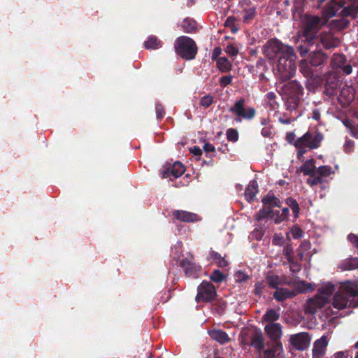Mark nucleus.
<instances>
[{"instance_id": "f257e3e1", "label": "nucleus", "mask_w": 358, "mask_h": 358, "mask_svg": "<svg viewBox=\"0 0 358 358\" xmlns=\"http://www.w3.org/2000/svg\"><path fill=\"white\" fill-rule=\"evenodd\" d=\"M282 90L286 110L296 112L304 94L302 85L296 80H291L283 85Z\"/></svg>"}, {"instance_id": "f03ea898", "label": "nucleus", "mask_w": 358, "mask_h": 358, "mask_svg": "<svg viewBox=\"0 0 358 358\" xmlns=\"http://www.w3.org/2000/svg\"><path fill=\"white\" fill-rule=\"evenodd\" d=\"M332 306L338 310L358 307V287L352 285L345 286L334 294Z\"/></svg>"}, {"instance_id": "7ed1b4c3", "label": "nucleus", "mask_w": 358, "mask_h": 358, "mask_svg": "<svg viewBox=\"0 0 358 358\" xmlns=\"http://www.w3.org/2000/svg\"><path fill=\"white\" fill-rule=\"evenodd\" d=\"M326 21L317 15H306L303 20L301 29V38L308 44L314 45L320 30L325 24Z\"/></svg>"}, {"instance_id": "20e7f679", "label": "nucleus", "mask_w": 358, "mask_h": 358, "mask_svg": "<svg viewBox=\"0 0 358 358\" xmlns=\"http://www.w3.org/2000/svg\"><path fill=\"white\" fill-rule=\"evenodd\" d=\"M296 69V55L292 48V55L285 54L279 57L274 71L276 76L285 82L294 76Z\"/></svg>"}, {"instance_id": "39448f33", "label": "nucleus", "mask_w": 358, "mask_h": 358, "mask_svg": "<svg viewBox=\"0 0 358 358\" xmlns=\"http://www.w3.org/2000/svg\"><path fill=\"white\" fill-rule=\"evenodd\" d=\"M176 53L185 60L194 59L197 54L198 48L195 41L190 37L181 36L174 41Z\"/></svg>"}, {"instance_id": "423d86ee", "label": "nucleus", "mask_w": 358, "mask_h": 358, "mask_svg": "<svg viewBox=\"0 0 358 358\" xmlns=\"http://www.w3.org/2000/svg\"><path fill=\"white\" fill-rule=\"evenodd\" d=\"M264 55L269 59L273 60L278 56L292 55V48L284 45L277 38L270 39L263 47Z\"/></svg>"}, {"instance_id": "0eeeda50", "label": "nucleus", "mask_w": 358, "mask_h": 358, "mask_svg": "<svg viewBox=\"0 0 358 358\" xmlns=\"http://www.w3.org/2000/svg\"><path fill=\"white\" fill-rule=\"evenodd\" d=\"M341 40L331 31H322L315 38L314 45L317 49L333 50L340 46Z\"/></svg>"}, {"instance_id": "6e6552de", "label": "nucleus", "mask_w": 358, "mask_h": 358, "mask_svg": "<svg viewBox=\"0 0 358 358\" xmlns=\"http://www.w3.org/2000/svg\"><path fill=\"white\" fill-rule=\"evenodd\" d=\"M245 100L243 98L236 101L229 108V112L236 115L235 121L241 122V119L245 120H252L256 115V110L252 107H245Z\"/></svg>"}, {"instance_id": "1a4fd4ad", "label": "nucleus", "mask_w": 358, "mask_h": 358, "mask_svg": "<svg viewBox=\"0 0 358 358\" xmlns=\"http://www.w3.org/2000/svg\"><path fill=\"white\" fill-rule=\"evenodd\" d=\"M323 140V135L320 132H315L314 134L310 131H307L302 136L298 138L294 142L295 148L305 147L310 150L318 148Z\"/></svg>"}, {"instance_id": "9d476101", "label": "nucleus", "mask_w": 358, "mask_h": 358, "mask_svg": "<svg viewBox=\"0 0 358 358\" xmlns=\"http://www.w3.org/2000/svg\"><path fill=\"white\" fill-rule=\"evenodd\" d=\"M216 296L215 286L211 282L203 280L197 288L196 300L198 302H211Z\"/></svg>"}, {"instance_id": "9b49d317", "label": "nucleus", "mask_w": 358, "mask_h": 358, "mask_svg": "<svg viewBox=\"0 0 358 358\" xmlns=\"http://www.w3.org/2000/svg\"><path fill=\"white\" fill-rule=\"evenodd\" d=\"M180 266L182 268L185 275L193 278H197L201 275V266L194 262L192 255L180 260Z\"/></svg>"}, {"instance_id": "f8f14e48", "label": "nucleus", "mask_w": 358, "mask_h": 358, "mask_svg": "<svg viewBox=\"0 0 358 358\" xmlns=\"http://www.w3.org/2000/svg\"><path fill=\"white\" fill-rule=\"evenodd\" d=\"M331 65L334 69H341L345 75H349L352 71L350 62H348L346 56L343 53H334L331 59Z\"/></svg>"}, {"instance_id": "ddd939ff", "label": "nucleus", "mask_w": 358, "mask_h": 358, "mask_svg": "<svg viewBox=\"0 0 358 358\" xmlns=\"http://www.w3.org/2000/svg\"><path fill=\"white\" fill-rule=\"evenodd\" d=\"M290 343L298 350H306L310 344V337L307 332H301L291 336Z\"/></svg>"}, {"instance_id": "4468645a", "label": "nucleus", "mask_w": 358, "mask_h": 358, "mask_svg": "<svg viewBox=\"0 0 358 358\" xmlns=\"http://www.w3.org/2000/svg\"><path fill=\"white\" fill-rule=\"evenodd\" d=\"M341 85L340 78L335 73H330L327 76L324 93L332 96L336 94L338 87Z\"/></svg>"}, {"instance_id": "2eb2a0df", "label": "nucleus", "mask_w": 358, "mask_h": 358, "mask_svg": "<svg viewBox=\"0 0 358 358\" xmlns=\"http://www.w3.org/2000/svg\"><path fill=\"white\" fill-rule=\"evenodd\" d=\"M326 304L325 300L316 294L307 301L305 305V313L306 314H314L319 309L324 308Z\"/></svg>"}, {"instance_id": "dca6fc26", "label": "nucleus", "mask_w": 358, "mask_h": 358, "mask_svg": "<svg viewBox=\"0 0 358 358\" xmlns=\"http://www.w3.org/2000/svg\"><path fill=\"white\" fill-rule=\"evenodd\" d=\"M328 345V339L326 336H322L320 338L316 340L313 343L312 350L313 358H322L327 351Z\"/></svg>"}, {"instance_id": "f3484780", "label": "nucleus", "mask_w": 358, "mask_h": 358, "mask_svg": "<svg viewBox=\"0 0 358 358\" xmlns=\"http://www.w3.org/2000/svg\"><path fill=\"white\" fill-rule=\"evenodd\" d=\"M297 294L298 292L295 289L279 287L273 292V297L278 302H283L289 299L294 297Z\"/></svg>"}, {"instance_id": "a211bd4d", "label": "nucleus", "mask_w": 358, "mask_h": 358, "mask_svg": "<svg viewBox=\"0 0 358 358\" xmlns=\"http://www.w3.org/2000/svg\"><path fill=\"white\" fill-rule=\"evenodd\" d=\"M328 59V55L322 50L317 49L314 51L310 58V64L311 66L318 67L324 66Z\"/></svg>"}, {"instance_id": "6ab92c4d", "label": "nucleus", "mask_w": 358, "mask_h": 358, "mask_svg": "<svg viewBox=\"0 0 358 358\" xmlns=\"http://www.w3.org/2000/svg\"><path fill=\"white\" fill-rule=\"evenodd\" d=\"M343 2H329L322 11V17L327 20L334 17L338 11L343 7Z\"/></svg>"}, {"instance_id": "aec40b11", "label": "nucleus", "mask_w": 358, "mask_h": 358, "mask_svg": "<svg viewBox=\"0 0 358 358\" xmlns=\"http://www.w3.org/2000/svg\"><path fill=\"white\" fill-rule=\"evenodd\" d=\"M264 330L271 341L280 340L282 336V326L279 323H269Z\"/></svg>"}, {"instance_id": "412c9836", "label": "nucleus", "mask_w": 358, "mask_h": 358, "mask_svg": "<svg viewBox=\"0 0 358 358\" xmlns=\"http://www.w3.org/2000/svg\"><path fill=\"white\" fill-rule=\"evenodd\" d=\"M174 217L184 222H193L199 220V215L185 210H175L173 213Z\"/></svg>"}, {"instance_id": "4be33fe9", "label": "nucleus", "mask_w": 358, "mask_h": 358, "mask_svg": "<svg viewBox=\"0 0 358 358\" xmlns=\"http://www.w3.org/2000/svg\"><path fill=\"white\" fill-rule=\"evenodd\" d=\"M250 345L259 352H261L264 348V340L261 331H255L252 334L250 338Z\"/></svg>"}, {"instance_id": "5701e85b", "label": "nucleus", "mask_w": 358, "mask_h": 358, "mask_svg": "<svg viewBox=\"0 0 358 358\" xmlns=\"http://www.w3.org/2000/svg\"><path fill=\"white\" fill-rule=\"evenodd\" d=\"M315 161L314 159L306 160L303 165L299 167V171L305 176H313L316 172Z\"/></svg>"}, {"instance_id": "b1692460", "label": "nucleus", "mask_w": 358, "mask_h": 358, "mask_svg": "<svg viewBox=\"0 0 358 358\" xmlns=\"http://www.w3.org/2000/svg\"><path fill=\"white\" fill-rule=\"evenodd\" d=\"M258 192V183L257 180H252L249 182V185L245 190V197L249 202L254 201L256 194Z\"/></svg>"}, {"instance_id": "393cba45", "label": "nucleus", "mask_w": 358, "mask_h": 358, "mask_svg": "<svg viewBox=\"0 0 358 358\" xmlns=\"http://www.w3.org/2000/svg\"><path fill=\"white\" fill-rule=\"evenodd\" d=\"M209 335L212 339L222 345L227 343L230 340L228 334L221 329L212 330L209 331Z\"/></svg>"}, {"instance_id": "a878e982", "label": "nucleus", "mask_w": 358, "mask_h": 358, "mask_svg": "<svg viewBox=\"0 0 358 358\" xmlns=\"http://www.w3.org/2000/svg\"><path fill=\"white\" fill-rule=\"evenodd\" d=\"M338 268L343 271H351L358 268V257H350L341 262Z\"/></svg>"}, {"instance_id": "bb28decb", "label": "nucleus", "mask_w": 358, "mask_h": 358, "mask_svg": "<svg viewBox=\"0 0 358 358\" xmlns=\"http://www.w3.org/2000/svg\"><path fill=\"white\" fill-rule=\"evenodd\" d=\"M335 290V286L333 284L328 283L318 289V294L322 299L325 300L326 303L329 302V297Z\"/></svg>"}, {"instance_id": "cd10ccee", "label": "nucleus", "mask_w": 358, "mask_h": 358, "mask_svg": "<svg viewBox=\"0 0 358 358\" xmlns=\"http://www.w3.org/2000/svg\"><path fill=\"white\" fill-rule=\"evenodd\" d=\"M162 46V41L155 36L151 35L144 42V47L148 50H157Z\"/></svg>"}, {"instance_id": "c85d7f7f", "label": "nucleus", "mask_w": 358, "mask_h": 358, "mask_svg": "<svg viewBox=\"0 0 358 358\" xmlns=\"http://www.w3.org/2000/svg\"><path fill=\"white\" fill-rule=\"evenodd\" d=\"M181 27L185 33H194L197 30L196 22L189 17L182 21Z\"/></svg>"}, {"instance_id": "c756f323", "label": "nucleus", "mask_w": 358, "mask_h": 358, "mask_svg": "<svg viewBox=\"0 0 358 358\" xmlns=\"http://www.w3.org/2000/svg\"><path fill=\"white\" fill-rule=\"evenodd\" d=\"M305 2L304 0H294L292 8L293 17L301 18L304 11Z\"/></svg>"}, {"instance_id": "7c9ffc66", "label": "nucleus", "mask_w": 358, "mask_h": 358, "mask_svg": "<svg viewBox=\"0 0 358 358\" xmlns=\"http://www.w3.org/2000/svg\"><path fill=\"white\" fill-rule=\"evenodd\" d=\"M262 202L264 206L268 205V207L276 206L280 207L281 202L278 198L275 196L273 194H267L265 196H264L262 199Z\"/></svg>"}, {"instance_id": "2f4dec72", "label": "nucleus", "mask_w": 358, "mask_h": 358, "mask_svg": "<svg viewBox=\"0 0 358 358\" xmlns=\"http://www.w3.org/2000/svg\"><path fill=\"white\" fill-rule=\"evenodd\" d=\"M217 66L222 73L229 72L231 70L232 65L229 59L222 57L217 60Z\"/></svg>"}, {"instance_id": "473e14b6", "label": "nucleus", "mask_w": 358, "mask_h": 358, "mask_svg": "<svg viewBox=\"0 0 358 358\" xmlns=\"http://www.w3.org/2000/svg\"><path fill=\"white\" fill-rule=\"evenodd\" d=\"M185 171V167L180 162H175L171 169V174L176 178L181 176Z\"/></svg>"}, {"instance_id": "72a5a7b5", "label": "nucleus", "mask_w": 358, "mask_h": 358, "mask_svg": "<svg viewBox=\"0 0 358 358\" xmlns=\"http://www.w3.org/2000/svg\"><path fill=\"white\" fill-rule=\"evenodd\" d=\"M315 172V175L322 180H324V178L329 177L334 173L332 168L329 166H320L316 168Z\"/></svg>"}, {"instance_id": "f704fd0d", "label": "nucleus", "mask_w": 358, "mask_h": 358, "mask_svg": "<svg viewBox=\"0 0 358 358\" xmlns=\"http://www.w3.org/2000/svg\"><path fill=\"white\" fill-rule=\"evenodd\" d=\"M268 348L266 350H271L272 354L275 357L279 355L283 350L282 345L279 340L272 341L271 344H268Z\"/></svg>"}, {"instance_id": "c9c22d12", "label": "nucleus", "mask_w": 358, "mask_h": 358, "mask_svg": "<svg viewBox=\"0 0 358 358\" xmlns=\"http://www.w3.org/2000/svg\"><path fill=\"white\" fill-rule=\"evenodd\" d=\"M272 213L273 210L270 207L264 206L256 213L255 220L259 222L268 217H271Z\"/></svg>"}, {"instance_id": "e433bc0d", "label": "nucleus", "mask_w": 358, "mask_h": 358, "mask_svg": "<svg viewBox=\"0 0 358 358\" xmlns=\"http://www.w3.org/2000/svg\"><path fill=\"white\" fill-rule=\"evenodd\" d=\"M280 314L274 309L268 310L263 316L264 320L270 323H274L273 322L278 320Z\"/></svg>"}, {"instance_id": "4c0bfd02", "label": "nucleus", "mask_w": 358, "mask_h": 358, "mask_svg": "<svg viewBox=\"0 0 358 358\" xmlns=\"http://www.w3.org/2000/svg\"><path fill=\"white\" fill-rule=\"evenodd\" d=\"M285 203L292 209L294 217H297L299 216L300 208L296 200L292 197H288L285 200Z\"/></svg>"}, {"instance_id": "58836bf2", "label": "nucleus", "mask_w": 358, "mask_h": 358, "mask_svg": "<svg viewBox=\"0 0 358 358\" xmlns=\"http://www.w3.org/2000/svg\"><path fill=\"white\" fill-rule=\"evenodd\" d=\"M244 15L243 17L244 23H249L252 20L254 19L256 15V8L255 6L243 9Z\"/></svg>"}, {"instance_id": "ea45409f", "label": "nucleus", "mask_w": 358, "mask_h": 358, "mask_svg": "<svg viewBox=\"0 0 358 358\" xmlns=\"http://www.w3.org/2000/svg\"><path fill=\"white\" fill-rule=\"evenodd\" d=\"M225 278V275L218 269L214 270L210 275V280L215 283H220L223 282Z\"/></svg>"}, {"instance_id": "a19ab883", "label": "nucleus", "mask_w": 358, "mask_h": 358, "mask_svg": "<svg viewBox=\"0 0 358 358\" xmlns=\"http://www.w3.org/2000/svg\"><path fill=\"white\" fill-rule=\"evenodd\" d=\"M269 287L275 289V290L279 288L280 280L278 275H268L266 278V282Z\"/></svg>"}, {"instance_id": "79ce46f5", "label": "nucleus", "mask_w": 358, "mask_h": 358, "mask_svg": "<svg viewBox=\"0 0 358 358\" xmlns=\"http://www.w3.org/2000/svg\"><path fill=\"white\" fill-rule=\"evenodd\" d=\"M358 13V7L355 6H348L347 7H344L341 14L342 16L348 17V16H352L355 17L357 13Z\"/></svg>"}, {"instance_id": "37998d69", "label": "nucleus", "mask_w": 358, "mask_h": 358, "mask_svg": "<svg viewBox=\"0 0 358 358\" xmlns=\"http://www.w3.org/2000/svg\"><path fill=\"white\" fill-rule=\"evenodd\" d=\"M227 138L230 142H237L239 138V134L236 129L229 128L226 132Z\"/></svg>"}, {"instance_id": "c03bdc74", "label": "nucleus", "mask_w": 358, "mask_h": 358, "mask_svg": "<svg viewBox=\"0 0 358 358\" xmlns=\"http://www.w3.org/2000/svg\"><path fill=\"white\" fill-rule=\"evenodd\" d=\"M300 72L306 78H310L313 76V72L306 62L301 63L299 66Z\"/></svg>"}, {"instance_id": "a18cd8bd", "label": "nucleus", "mask_w": 358, "mask_h": 358, "mask_svg": "<svg viewBox=\"0 0 358 358\" xmlns=\"http://www.w3.org/2000/svg\"><path fill=\"white\" fill-rule=\"evenodd\" d=\"M314 45H310L305 43V41H303V39L301 38V44L298 48L301 57H305L310 51V47Z\"/></svg>"}, {"instance_id": "49530a36", "label": "nucleus", "mask_w": 358, "mask_h": 358, "mask_svg": "<svg viewBox=\"0 0 358 358\" xmlns=\"http://www.w3.org/2000/svg\"><path fill=\"white\" fill-rule=\"evenodd\" d=\"M266 288V283L264 281H259L257 282L255 285L254 294L259 297H260L264 292V289Z\"/></svg>"}, {"instance_id": "de8ad7c7", "label": "nucleus", "mask_w": 358, "mask_h": 358, "mask_svg": "<svg viewBox=\"0 0 358 358\" xmlns=\"http://www.w3.org/2000/svg\"><path fill=\"white\" fill-rule=\"evenodd\" d=\"M155 112H156V117L158 120H162L166 114L164 107L161 103H156Z\"/></svg>"}, {"instance_id": "09e8293b", "label": "nucleus", "mask_w": 358, "mask_h": 358, "mask_svg": "<svg viewBox=\"0 0 358 358\" xmlns=\"http://www.w3.org/2000/svg\"><path fill=\"white\" fill-rule=\"evenodd\" d=\"M282 253L287 259L292 258L294 255L292 245L289 243H286L284 245Z\"/></svg>"}, {"instance_id": "8fccbe9b", "label": "nucleus", "mask_w": 358, "mask_h": 358, "mask_svg": "<svg viewBox=\"0 0 358 358\" xmlns=\"http://www.w3.org/2000/svg\"><path fill=\"white\" fill-rule=\"evenodd\" d=\"M213 103V97L210 94L203 96L200 100V104L204 108H208Z\"/></svg>"}, {"instance_id": "3c124183", "label": "nucleus", "mask_w": 358, "mask_h": 358, "mask_svg": "<svg viewBox=\"0 0 358 358\" xmlns=\"http://www.w3.org/2000/svg\"><path fill=\"white\" fill-rule=\"evenodd\" d=\"M256 68L260 72H265L268 70V66L264 59L259 58L256 62Z\"/></svg>"}, {"instance_id": "603ef678", "label": "nucleus", "mask_w": 358, "mask_h": 358, "mask_svg": "<svg viewBox=\"0 0 358 358\" xmlns=\"http://www.w3.org/2000/svg\"><path fill=\"white\" fill-rule=\"evenodd\" d=\"M323 182H324V180L320 179L317 175H315L313 176H310V178H308L306 180L307 184H308L310 187H313L318 184H321Z\"/></svg>"}, {"instance_id": "864d4df0", "label": "nucleus", "mask_w": 358, "mask_h": 358, "mask_svg": "<svg viewBox=\"0 0 358 358\" xmlns=\"http://www.w3.org/2000/svg\"><path fill=\"white\" fill-rule=\"evenodd\" d=\"M289 215V210L288 208H284L282 210V213L279 217L275 218V223H280L286 219H287L288 216Z\"/></svg>"}, {"instance_id": "5fc2aeb1", "label": "nucleus", "mask_w": 358, "mask_h": 358, "mask_svg": "<svg viewBox=\"0 0 358 358\" xmlns=\"http://www.w3.org/2000/svg\"><path fill=\"white\" fill-rule=\"evenodd\" d=\"M232 82V76L231 75L222 76L220 78L219 83L222 87H225L230 85Z\"/></svg>"}, {"instance_id": "6e6d98bb", "label": "nucleus", "mask_w": 358, "mask_h": 358, "mask_svg": "<svg viewBox=\"0 0 358 358\" xmlns=\"http://www.w3.org/2000/svg\"><path fill=\"white\" fill-rule=\"evenodd\" d=\"M236 281L238 282H245L250 278V276L241 271L236 272L235 275Z\"/></svg>"}, {"instance_id": "4d7b16f0", "label": "nucleus", "mask_w": 358, "mask_h": 358, "mask_svg": "<svg viewBox=\"0 0 358 358\" xmlns=\"http://www.w3.org/2000/svg\"><path fill=\"white\" fill-rule=\"evenodd\" d=\"M290 264L291 271L294 272L301 269L300 264L294 259V257L287 259Z\"/></svg>"}, {"instance_id": "13d9d810", "label": "nucleus", "mask_w": 358, "mask_h": 358, "mask_svg": "<svg viewBox=\"0 0 358 358\" xmlns=\"http://www.w3.org/2000/svg\"><path fill=\"white\" fill-rule=\"evenodd\" d=\"M225 52L227 55L234 57L236 56L238 53V50L233 45H229L227 46L225 49Z\"/></svg>"}, {"instance_id": "bf43d9fd", "label": "nucleus", "mask_w": 358, "mask_h": 358, "mask_svg": "<svg viewBox=\"0 0 358 358\" xmlns=\"http://www.w3.org/2000/svg\"><path fill=\"white\" fill-rule=\"evenodd\" d=\"M295 120H296V117H294V118L289 117L288 116H287L286 114H283L282 116H280L278 118V121L282 124H289L292 122L294 121Z\"/></svg>"}, {"instance_id": "052dcab7", "label": "nucleus", "mask_w": 358, "mask_h": 358, "mask_svg": "<svg viewBox=\"0 0 358 358\" xmlns=\"http://www.w3.org/2000/svg\"><path fill=\"white\" fill-rule=\"evenodd\" d=\"M297 149V153H296V157H297V159L301 160V161H303L304 160V154H306L307 152V148H305V147H301V148H296Z\"/></svg>"}, {"instance_id": "680f3d73", "label": "nucleus", "mask_w": 358, "mask_h": 358, "mask_svg": "<svg viewBox=\"0 0 358 358\" xmlns=\"http://www.w3.org/2000/svg\"><path fill=\"white\" fill-rule=\"evenodd\" d=\"M284 238L282 236L275 234L272 239V243L275 245H282L284 244Z\"/></svg>"}, {"instance_id": "e2e57ef3", "label": "nucleus", "mask_w": 358, "mask_h": 358, "mask_svg": "<svg viewBox=\"0 0 358 358\" xmlns=\"http://www.w3.org/2000/svg\"><path fill=\"white\" fill-rule=\"evenodd\" d=\"M348 238L349 241L357 248H358V235H356L355 234H350L348 236Z\"/></svg>"}, {"instance_id": "0e129e2a", "label": "nucleus", "mask_w": 358, "mask_h": 358, "mask_svg": "<svg viewBox=\"0 0 358 358\" xmlns=\"http://www.w3.org/2000/svg\"><path fill=\"white\" fill-rule=\"evenodd\" d=\"M262 135L264 137L271 138L273 136L272 127H265L262 129L261 131Z\"/></svg>"}, {"instance_id": "69168bd1", "label": "nucleus", "mask_w": 358, "mask_h": 358, "mask_svg": "<svg viewBox=\"0 0 358 358\" xmlns=\"http://www.w3.org/2000/svg\"><path fill=\"white\" fill-rule=\"evenodd\" d=\"M310 246H311V244L309 241H303L301 243L298 249H299L301 251L306 252L310 250Z\"/></svg>"}, {"instance_id": "338daca9", "label": "nucleus", "mask_w": 358, "mask_h": 358, "mask_svg": "<svg viewBox=\"0 0 358 358\" xmlns=\"http://www.w3.org/2000/svg\"><path fill=\"white\" fill-rule=\"evenodd\" d=\"M296 135L294 132H287L286 134L285 139L286 141L292 145H294V142H296Z\"/></svg>"}, {"instance_id": "774afa93", "label": "nucleus", "mask_w": 358, "mask_h": 358, "mask_svg": "<svg viewBox=\"0 0 358 358\" xmlns=\"http://www.w3.org/2000/svg\"><path fill=\"white\" fill-rule=\"evenodd\" d=\"M259 358H276V357L271 353V350H264L260 353Z\"/></svg>"}]
</instances>
